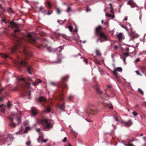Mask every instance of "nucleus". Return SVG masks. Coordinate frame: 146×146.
<instances>
[{
    "mask_svg": "<svg viewBox=\"0 0 146 146\" xmlns=\"http://www.w3.org/2000/svg\"><path fill=\"white\" fill-rule=\"evenodd\" d=\"M20 30L16 28L14 31V33L13 35V39L15 45L12 48L10 49V50L12 54H17L19 51V49H21L23 54L25 56L26 59L29 57L31 56V53L27 50V48L24 43L25 40L22 38H20L17 36L16 33H19Z\"/></svg>",
    "mask_w": 146,
    "mask_h": 146,
    "instance_id": "obj_1",
    "label": "nucleus"
},
{
    "mask_svg": "<svg viewBox=\"0 0 146 146\" xmlns=\"http://www.w3.org/2000/svg\"><path fill=\"white\" fill-rule=\"evenodd\" d=\"M23 82V83L19 87L16 86L12 89L13 91L21 90L24 96H27L30 99V97L32 92L34 90L30 87V83L27 82L24 78H22L20 80Z\"/></svg>",
    "mask_w": 146,
    "mask_h": 146,
    "instance_id": "obj_2",
    "label": "nucleus"
},
{
    "mask_svg": "<svg viewBox=\"0 0 146 146\" xmlns=\"http://www.w3.org/2000/svg\"><path fill=\"white\" fill-rule=\"evenodd\" d=\"M69 77L68 76H66L62 77L61 80L58 83V87L60 92H61V94L59 96V98L60 100L62 101L63 100V92L64 89H66L68 86L66 83Z\"/></svg>",
    "mask_w": 146,
    "mask_h": 146,
    "instance_id": "obj_3",
    "label": "nucleus"
},
{
    "mask_svg": "<svg viewBox=\"0 0 146 146\" xmlns=\"http://www.w3.org/2000/svg\"><path fill=\"white\" fill-rule=\"evenodd\" d=\"M102 27L100 25L96 28L95 34L97 36L99 37V38L97 40V42L100 41V42H102L108 40L107 36L102 31Z\"/></svg>",
    "mask_w": 146,
    "mask_h": 146,
    "instance_id": "obj_4",
    "label": "nucleus"
},
{
    "mask_svg": "<svg viewBox=\"0 0 146 146\" xmlns=\"http://www.w3.org/2000/svg\"><path fill=\"white\" fill-rule=\"evenodd\" d=\"M27 38L28 42L33 44L37 47H39L42 45L41 41L39 38L34 35H32L29 33L27 35Z\"/></svg>",
    "mask_w": 146,
    "mask_h": 146,
    "instance_id": "obj_5",
    "label": "nucleus"
},
{
    "mask_svg": "<svg viewBox=\"0 0 146 146\" xmlns=\"http://www.w3.org/2000/svg\"><path fill=\"white\" fill-rule=\"evenodd\" d=\"M40 122L44 124V127L45 129L52 128L54 124L53 121L51 119H43L40 120Z\"/></svg>",
    "mask_w": 146,
    "mask_h": 146,
    "instance_id": "obj_6",
    "label": "nucleus"
},
{
    "mask_svg": "<svg viewBox=\"0 0 146 146\" xmlns=\"http://www.w3.org/2000/svg\"><path fill=\"white\" fill-rule=\"evenodd\" d=\"M9 119L10 121V125L12 127H15L16 126L14 122L13 121V120L16 121L18 123V124H19L21 123V121L20 118L17 115H15L13 117H9Z\"/></svg>",
    "mask_w": 146,
    "mask_h": 146,
    "instance_id": "obj_7",
    "label": "nucleus"
},
{
    "mask_svg": "<svg viewBox=\"0 0 146 146\" xmlns=\"http://www.w3.org/2000/svg\"><path fill=\"white\" fill-rule=\"evenodd\" d=\"M20 64L22 66H26L28 68L27 70L28 73L30 74H31V71L32 70V68L28 63H27L25 61L22 60L20 62Z\"/></svg>",
    "mask_w": 146,
    "mask_h": 146,
    "instance_id": "obj_8",
    "label": "nucleus"
},
{
    "mask_svg": "<svg viewBox=\"0 0 146 146\" xmlns=\"http://www.w3.org/2000/svg\"><path fill=\"white\" fill-rule=\"evenodd\" d=\"M63 58V56L60 53L57 54L54 58V60L53 62L56 64L60 63L61 62L62 59Z\"/></svg>",
    "mask_w": 146,
    "mask_h": 146,
    "instance_id": "obj_9",
    "label": "nucleus"
},
{
    "mask_svg": "<svg viewBox=\"0 0 146 146\" xmlns=\"http://www.w3.org/2000/svg\"><path fill=\"white\" fill-rule=\"evenodd\" d=\"M39 11L48 15H50L51 13L49 11L46 10L42 6H41L40 7Z\"/></svg>",
    "mask_w": 146,
    "mask_h": 146,
    "instance_id": "obj_10",
    "label": "nucleus"
},
{
    "mask_svg": "<svg viewBox=\"0 0 146 146\" xmlns=\"http://www.w3.org/2000/svg\"><path fill=\"white\" fill-rule=\"evenodd\" d=\"M27 80L29 82L32 83L33 85L35 86H36L37 84L40 83L41 82V81L39 79H37L35 82H33L31 79L30 77H29L27 78Z\"/></svg>",
    "mask_w": 146,
    "mask_h": 146,
    "instance_id": "obj_11",
    "label": "nucleus"
},
{
    "mask_svg": "<svg viewBox=\"0 0 146 146\" xmlns=\"http://www.w3.org/2000/svg\"><path fill=\"white\" fill-rule=\"evenodd\" d=\"M98 112L97 110H93L90 108L86 110V113L88 114H94Z\"/></svg>",
    "mask_w": 146,
    "mask_h": 146,
    "instance_id": "obj_12",
    "label": "nucleus"
},
{
    "mask_svg": "<svg viewBox=\"0 0 146 146\" xmlns=\"http://www.w3.org/2000/svg\"><path fill=\"white\" fill-rule=\"evenodd\" d=\"M112 91H113V90L111 86H108L107 89L105 90V91L106 94L108 97H110V94Z\"/></svg>",
    "mask_w": 146,
    "mask_h": 146,
    "instance_id": "obj_13",
    "label": "nucleus"
},
{
    "mask_svg": "<svg viewBox=\"0 0 146 146\" xmlns=\"http://www.w3.org/2000/svg\"><path fill=\"white\" fill-rule=\"evenodd\" d=\"M122 70V69L121 67H117L116 69H114V70L113 71V73L114 75L116 77L117 76V70L118 71H121Z\"/></svg>",
    "mask_w": 146,
    "mask_h": 146,
    "instance_id": "obj_14",
    "label": "nucleus"
},
{
    "mask_svg": "<svg viewBox=\"0 0 146 146\" xmlns=\"http://www.w3.org/2000/svg\"><path fill=\"white\" fill-rule=\"evenodd\" d=\"M123 123L124 124L125 127H128L130 126L132 124V122L130 120L127 121H123Z\"/></svg>",
    "mask_w": 146,
    "mask_h": 146,
    "instance_id": "obj_15",
    "label": "nucleus"
},
{
    "mask_svg": "<svg viewBox=\"0 0 146 146\" xmlns=\"http://www.w3.org/2000/svg\"><path fill=\"white\" fill-rule=\"evenodd\" d=\"M54 36H56V38L57 39H58V36H61L62 37H63L64 38H66V36L65 35H62L60 34L57 32H55L54 33Z\"/></svg>",
    "mask_w": 146,
    "mask_h": 146,
    "instance_id": "obj_16",
    "label": "nucleus"
},
{
    "mask_svg": "<svg viewBox=\"0 0 146 146\" xmlns=\"http://www.w3.org/2000/svg\"><path fill=\"white\" fill-rule=\"evenodd\" d=\"M127 4L130 5L131 8L134 7L136 5L135 4L132 0L129 1L127 3Z\"/></svg>",
    "mask_w": 146,
    "mask_h": 146,
    "instance_id": "obj_17",
    "label": "nucleus"
},
{
    "mask_svg": "<svg viewBox=\"0 0 146 146\" xmlns=\"http://www.w3.org/2000/svg\"><path fill=\"white\" fill-rule=\"evenodd\" d=\"M104 106L107 108H109V109H113V107L112 105L110 103H105L104 104Z\"/></svg>",
    "mask_w": 146,
    "mask_h": 146,
    "instance_id": "obj_18",
    "label": "nucleus"
},
{
    "mask_svg": "<svg viewBox=\"0 0 146 146\" xmlns=\"http://www.w3.org/2000/svg\"><path fill=\"white\" fill-rule=\"evenodd\" d=\"M63 48L61 47H58L56 49H54V52H56L57 54H60V52L62 51Z\"/></svg>",
    "mask_w": 146,
    "mask_h": 146,
    "instance_id": "obj_19",
    "label": "nucleus"
},
{
    "mask_svg": "<svg viewBox=\"0 0 146 146\" xmlns=\"http://www.w3.org/2000/svg\"><path fill=\"white\" fill-rule=\"evenodd\" d=\"M94 88L97 92V93L100 95H102V92L100 90L99 88L97 86H95Z\"/></svg>",
    "mask_w": 146,
    "mask_h": 146,
    "instance_id": "obj_20",
    "label": "nucleus"
},
{
    "mask_svg": "<svg viewBox=\"0 0 146 146\" xmlns=\"http://www.w3.org/2000/svg\"><path fill=\"white\" fill-rule=\"evenodd\" d=\"M58 108L60 109L62 111H64L65 108V104L63 102L62 104H59L58 105Z\"/></svg>",
    "mask_w": 146,
    "mask_h": 146,
    "instance_id": "obj_21",
    "label": "nucleus"
},
{
    "mask_svg": "<svg viewBox=\"0 0 146 146\" xmlns=\"http://www.w3.org/2000/svg\"><path fill=\"white\" fill-rule=\"evenodd\" d=\"M32 113V114L36 115L38 112L37 110L35 108L33 107L31 108Z\"/></svg>",
    "mask_w": 146,
    "mask_h": 146,
    "instance_id": "obj_22",
    "label": "nucleus"
},
{
    "mask_svg": "<svg viewBox=\"0 0 146 146\" xmlns=\"http://www.w3.org/2000/svg\"><path fill=\"white\" fill-rule=\"evenodd\" d=\"M10 25L12 27H14L16 28L17 27V24L15 22L12 21L10 23Z\"/></svg>",
    "mask_w": 146,
    "mask_h": 146,
    "instance_id": "obj_23",
    "label": "nucleus"
},
{
    "mask_svg": "<svg viewBox=\"0 0 146 146\" xmlns=\"http://www.w3.org/2000/svg\"><path fill=\"white\" fill-rule=\"evenodd\" d=\"M5 108V106H4L3 104L0 105V110L1 112H4Z\"/></svg>",
    "mask_w": 146,
    "mask_h": 146,
    "instance_id": "obj_24",
    "label": "nucleus"
},
{
    "mask_svg": "<svg viewBox=\"0 0 146 146\" xmlns=\"http://www.w3.org/2000/svg\"><path fill=\"white\" fill-rule=\"evenodd\" d=\"M46 6L48 7V8L49 9L51 8V4L49 1H47L45 3Z\"/></svg>",
    "mask_w": 146,
    "mask_h": 146,
    "instance_id": "obj_25",
    "label": "nucleus"
},
{
    "mask_svg": "<svg viewBox=\"0 0 146 146\" xmlns=\"http://www.w3.org/2000/svg\"><path fill=\"white\" fill-rule=\"evenodd\" d=\"M39 101L40 102H45L46 100L44 97H40L39 98Z\"/></svg>",
    "mask_w": 146,
    "mask_h": 146,
    "instance_id": "obj_26",
    "label": "nucleus"
},
{
    "mask_svg": "<svg viewBox=\"0 0 146 146\" xmlns=\"http://www.w3.org/2000/svg\"><path fill=\"white\" fill-rule=\"evenodd\" d=\"M117 38L119 40H121L122 38L123 35L122 33H119L117 35Z\"/></svg>",
    "mask_w": 146,
    "mask_h": 146,
    "instance_id": "obj_27",
    "label": "nucleus"
},
{
    "mask_svg": "<svg viewBox=\"0 0 146 146\" xmlns=\"http://www.w3.org/2000/svg\"><path fill=\"white\" fill-rule=\"evenodd\" d=\"M109 5L110 6V7L111 9L110 10V12L112 14H114V12L113 11V8L112 7V4L111 3H110L109 4Z\"/></svg>",
    "mask_w": 146,
    "mask_h": 146,
    "instance_id": "obj_28",
    "label": "nucleus"
},
{
    "mask_svg": "<svg viewBox=\"0 0 146 146\" xmlns=\"http://www.w3.org/2000/svg\"><path fill=\"white\" fill-rule=\"evenodd\" d=\"M141 71L143 73L145 70L146 67L141 66L140 67Z\"/></svg>",
    "mask_w": 146,
    "mask_h": 146,
    "instance_id": "obj_29",
    "label": "nucleus"
},
{
    "mask_svg": "<svg viewBox=\"0 0 146 146\" xmlns=\"http://www.w3.org/2000/svg\"><path fill=\"white\" fill-rule=\"evenodd\" d=\"M40 138L41 139V141L44 143H45L48 141V140L47 139H44L41 136H39V137L38 139H39Z\"/></svg>",
    "mask_w": 146,
    "mask_h": 146,
    "instance_id": "obj_30",
    "label": "nucleus"
},
{
    "mask_svg": "<svg viewBox=\"0 0 146 146\" xmlns=\"http://www.w3.org/2000/svg\"><path fill=\"white\" fill-rule=\"evenodd\" d=\"M96 55L98 56H100L101 55V54L100 52V51L98 49H96Z\"/></svg>",
    "mask_w": 146,
    "mask_h": 146,
    "instance_id": "obj_31",
    "label": "nucleus"
},
{
    "mask_svg": "<svg viewBox=\"0 0 146 146\" xmlns=\"http://www.w3.org/2000/svg\"><path fill=\"white\" fill-rule=\"evenodd\" d=\"M138 92L141 95L143 96L144 95V92L140 88H139L138 90Z\"/></svg>",
    "mask_w": 146,
    "mask_h": 146,
    "instance_id": "obj_32",
    "label": "nucleus"
},
{
    "mask_svg": "<svg viewBox=\"0 0 146 146\" xmlns=\"http://www.w3.org/2000/svg\"><path fill=\"white\" fill-rule=\"evenodd\" d=\"M113 14V15L112 16L111 14H106V15L108 17H111L112 19H113L114 17V14Z\"/></svg>",
    "mask_w": 146,
    "mask_h": 146,
    "instance_id": "obj_33",
    "label": "nucleus"
},
{
    "mask_svg": "<svg viewBox=\"0 0 146 146\" xmlns=\"http://www.w3.org/2000/svg\"><path fill=\"white\" fill-rule=\"evenodd\" d=\"M56 11L57 13L58 14H60V13L61 11V9L57 7H56Z\"/></svg>",
    "mask_w": 146,
    "mask_h": 146,
    "instance_id": "obj_34",
    "label": "nucleus"
},
{
    "mask_svg": "<svg viewBox=\"0 0 146 146\" xmlns=\"http://www.w3.org/2000/svg\"><path fill=\"white\" fill-rule=\"evenodd\" d=\"M51 109L49 108H46V110H44L43 111V113H45L46 112V111H47L48 112H50L51 111Z\"/></svg>",
    "mask_w": 146,
    "mask_h": 146,
    "instance_id": "obj_35",
    "label": "nucleus"
},
{
    "mask_svg": "<svg viewBox=\"0 0 146 146\" xmlns=\"http://www.w3.org/2000/svg\"><path fill=\"white\" fill-rule=\"evenodd\" d=\"M115 95L114 92L112 91L110 94V97H113Z\"/></svg>",
    "mask_w": 146,
    "mask_h": 146,
    "instance_id": "obj_36",
    "label": "nucleus"
},
{
    "mask_svg": "<svg viewBox=\"0 0 146 146\" xmlns=\"http://www.w3.org/2000/svg\"><path fill=\"white\" fill-rule=\"evenodd\" d=\"M8 11L9 12H11L12 13H14V12L12 10V9L10 8H9L8 9Z\"/></svg>",
    "mask_w": 146,
    "mask_h": 146,
    "instance_id": "obj_37",
    "label": "nucleus"
},
{
    "mask_svg": "<svg viewBox=\"0 0 146 146\" xmlns=\"http://www.w3.org/2000/svg\"><path fill=\"white\" fill-rule=\"evenodd\" d=\"M68 29L70 32H72L73 30L72 27L71 25H70L68 27Z\"/></svg>",
    "mask_w": 146,
    "mask_h": 146,
    "instance_id": "obj_38",
    "label": "nucleus"
},
{
    "mask_svg": "<svg viewBox=\"0 0 146 146\" xmlns=\"http://www.w3.org/2000/svg\"><path fill=\"white\" fill-rule=\"evenodd\" d=\"M49 84L50 85L52 86H56V84L53 82H50Z\"/></svg>",
    "mask_w": 146,
    "mask_h": 146,
    "instance_id": "obj_39",
    "label": "nucleus"
},
{
    "mask_svg": "<svg viewBox=\"0 0 146 146\" xmlns=\"http://www.w3.org/2000/svg\"><path fill=\"white\" fill-rule=\"evenodd\" d=\"M129 52L125 53L123 54V56H124L125 57H126L128 56H129Z\"/></svg>",
    "mask_w": 146,
    "mask_h": 146,
    "instance_id": "obj_40",
    "label": "nucleus"
},
{
    "mask_svg": "<svg viewBox=\"0 0 146 146\" xmlns=\"http://www.w3.org/2000/svg\"><path fill=\"white\" fill-rule=\"evenodd\" d=\"M2 57L5 58H7L8 56L7 55L3 54H2Z\"/></svg>",
    "mask_w": 146,
    "mask_h": 146,
    "instance_id": "obj_41",
    "label": "nucleus"
},
{
    "mask_svg": "<svg viewBox=\"0 0 146 146\" xmlns=\"http://www.w3.org/2000/svg\"><path fill=\"white\" fill-rule=\"evenodd\" d=\"M73 96L72 95H70L68 98V99L69 100H71L73 98Z\"/></svg>",
    "mask_w": 146,
    "mask_h": 146,
    "instance_id": "obj_42",
    "label": "nucleus"
},
{
    "mask_svg": "<svg viewBox=\"0 0 146 146\" xmlns=\"http://www.w3.org/2000/svg\"><path fill=\"white\" fill-rule=\"evenodd\" d=\"M71 7H68L67 9L66 10V11L67 13H68L71 11Z\"/></svg>",
    "mask_w": 146,
    "mask_h": 146,
    "instance_id": "obj_43",
    "label": "nucleus"
},
{
    "mask_svg": "<svg viewBox=\"0 0 146 146\" xmlns=\"http://www.w3.org/2000/svg\"><path fill=\"white\" fill-rule=\"evenodd\" d=\"M0 9L2 10V13H3L4 11V10L2 7V6L1 4H0Z\"/></svg>",
    "mask_w": 146,
    "mask_h": 146,
    "instance_id": "obj_44",
    "label": "nucleus"
},
{
    "mask_svg": "<svg viewBox=\"0 0 146 146\" xmlns=\"http://www.w3.org/2000/svg\"><path fill=\"white\" fill-rule=\"evenodd\" d=\"M124 145L125 146H132V145H133V144H130L129 143L128 144H124Z\"/></svg>",
    "mask_w": 146,
    "mask_h": 146,
    "instance_id": "obj_45",
    "label": "nucleus"
},
{
    "mask_svg": "<svg viewBox=\"0 0 146 146\" xmlns=\"http://www.w3.org/2000/svg\"><path fill=\"white\" fill-rule=\"evenodd\" d=\"M135 72L138 75H140V76H141V74L140 73H139V71H137V70H136L135 71Z\"/></svg>",
    "mask_w": 146,
    "mask_h": 146,
    "instance_id": "obj_46",
    "label": "nucleus"
},
{
    "mask_svg": "<svg viewBox=\"0 0 146 146\" xmlns=\"http://www.w3.org/2000/svg\"><path fill=\"white\" fill-rule=\"evenodd\" d=\"M47 49L50 52H51L52 51V48L50 47H47Z\"/></svg>",
    "mask_w": 146,
    "mask_h": 146,
    "instance_id": "obj_47",
    "label": "nucleus"
},
{
    "mask_svg": "<svg viewBox=\"0 0 146 146\" xmlns=\"http://www.w3.org/2000/svg\"><path fill=\"white\" fill-rule=\"evenodd\" d=\"M132 114H133V115L134 116H136L137 115V114L135 112V111H134L132 113Z\"/></svg>",
    "mask_w": 146,
    "mask_h": 146,
    "instance_id": "obj_48",
    "label": "nucleus"
},
{
    "mask_svg": "<svg viewBox=\"0 0 146 146\" xmlns=\"http://www.w3.org/2000/svg\"><path fill=\"white\" fill-rule=\"evenodd\" d=\"M90 10H91L89 8L88 6H87V9L86 10V11L87 12H88V11H90Z\"/></svg>",
    "mask_w": 146,
    "mask_h": 146,
    "instance_id": "obj_49",
    "label": "nucleus"
},
{
    "mask_svg": "<svg viewBox=\"0 0 146 146\" xmlns=\"http://www.w3.org/2000/svg\"><path fill=\"white\" fill-rule=\"evenodd\" d=\"M4 90V88H2L0 89V94L1 93V92Z\"/></svg>",
    "mask_w": 146,
    "mask_h": 146,
    "instance_id": "obj_50",
    "label": "nucleus"
},
{
    "mask_svg": "<svg viewBox=\"0 0 146 146\" xmlns=\"http://www.w3.org/2000/svg\"><path fill=\"white\" fill-rule=\"evenodd\" d=\"M66 140L67 138L66 137H65L63 140L62 141L63 142H64L66 141Z\"/></svg>",
    "mask_w": 146,
    "mask_h": 146,
    "instance_id": "obj_51",
    "label": "nucleus"
},
{
    "mask_svg": "<svg viewBox=\"0 0 146 146\" xmlns=\"http://www.w3.org/2000/svg\"><path fill=\"white\" fill-rule=\"evenodd\" d=\"M7 106L8 107H11V104L10 103H8L7 104Z\"/></svg>",
    "mask_w": 146,
    "mask_h": 146,
    "instance_id": "obj_52",
    "label": "nucleus"
},
{
    "mask_svg": "<svg viewBox=\"0 0 146 146\" xmlns=\"http://www.w3.org/2000/svg\"><path fill=\"white\" fill-rule=\"evenodd\" d=\"M31 143L30 142L28 141L26 143V144L27 145H30Z\"/></svg>",
    "mask_w": 146,
    "mask_h": 146,
    "instance_id": "obj_53",
    "label": "nucleus"
},
{
    "mask_svg": "<svg viewBox=\"0 0 146 146\" xmlns=\"http://www.w3.org/2000/svg\"><path fill=\"white\" fill-rule=\"evenodd\" d=\"M135 62H139L140 61V59L139 58H137L135 60Z\"/></svg>",
    "mask_w": 146,
    "mask_h": 146,
    "instance_id": "obj_54",
    "label": "nucleus"
},
{
    "mask_svg": "<svg viewBox=\"0 0 146 146\" xmlns=\"http://www.w3.org/2000/svg\"><path fill=\"white\" fill-rule=\"evenodd\" d=\"M84 61L85 62L86 64L87 63L88 61L86 59H84Z\"/></svg>",
    "mask_w": 146,
    "mask_h": 146,
    "instance_id": "obj_55",
    "label": "nucleus"
},
{
    "mask_svg": "<svg viewBox=\"0 0 146 146\" xmlns=\"http://www.w3.org/2000/svg\"><path fill=\"white\" fill-rule=\"evenodd\" d=\"M118 48V46L117 45L115 46V48H114V49L115 50H116Z\"/></svg>",
    "mask_w": 146,
    "mask_h": 146,
    "instance_id": "obj_56",
    "label": "nucleus"
},
{
    "mask_svg": "<svg viewBox=\"0 0 146 146\" xmlns=\"http://www.w3.org/2000/svg\"><path fill=\"white\" fill-rule=\"evenodd\" d=\"M3 100V99L2 97H0V102L2 101Z\"/></svg>",
    "mask_w": 146,
    "mask_h": 146,
    "instance_id": "obj_57",
    "label": "nucleus"
},
{
    "mask_svg": "<svg viewBox=\"0 0 146 146\" xmlns=\"http://www.w3.org/2000/svg\"><path fill=\"white\" fill-rule=\"evenodd\" d=\"M123 61L124 62H125V60H126L125 58V57H124V56H123Z\"/></svg>",
    "mask_w": 146,
    "mask_h": 146,
    "instance_id": "obj_58",
    "label": "nucleus"
},
{
    "mask_svg": "<svg viewBox=\"0 0 146 146\" xmlns=\"http://www.w3.org/2000/svg\"><path fill=\"white\" fill-rule=\"evenodd\" d=\"M30 129V128L29 127H26V130H29Z\"/></svg>",
    "mask_w": 146,
    "mask_h": 146,
    "instance_id": "obj_59",
    "label": "nucleus"
},
{
    "mask_svg": "<svg viewBox=\"0 0 146 146\" xmlns=\"http://www.w3.org/2000/svg\"><path fill=\"white\" fill-rule=\"evenodd\" d=\"M36 131L38 132H40V129H36Z\"/></svg>",
    "mask_w": 146,
    "mask_h": 146,
    "instance_id": "obj_60",
    "label": "nucleus"
},
{
    "mask_svg": "<svg viewBox=\"0 0 146 146\" xmlns=\"http://www.w3.org/2000/svg\"><path fill=\"white\" fill-rule=\"evenodd\" d=\"M2 21L3 22H5V19H3L2 20Z\"/></svg>",
    "mask_w": 146,
    "mask_h": 146,
    "instance_id": "obj_61",
    "label": "nucleus"
},
{
    "mask_svg": "<svg viewBox=\"0 0 146 146\" xmlns=\"http://www.w3.org/2000/svg\"><path fill=\"white\" fill-rule=\"evenodd\" d=\"M115 120L117 121H118V119H117V118H115Z\"/></svg>",
    "mask_w": 146,
    "mask_h": 146,
    "instance_id": "obj_62",
    "label": "nucleus"
},
{
    "mask_svg": "<svg viewBox=\"0 0 146 146\" xmlns=\"http://www.w3.org/2000/svg\"><path fill=\"white\" fill-rule=\"evenodd\" d=\"M127 20V17L125 18L124 19V20Z\"/></svg>",
    "mask_w": 146,
    "mask_h": 146,
    "instance_id": "obj_63",
    "label": "nucleus"
},
{
    "mask_svg": "<svg viewBox=\"0 0 146 146\" xmlns=\"http://www.w3.org/2000/svg\"><path fill=\"white\" fill-rule=\"evenodd\" d=\"M143 140H144V141H145V140H146V138H145V137H143Z\"/></svg>",
    "mask_w": 146,
    "mask_h": 146,
    "instance_id": "obj_64",
    "label": "nucleus"
}]
</instances>
